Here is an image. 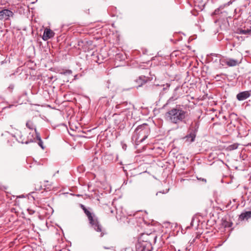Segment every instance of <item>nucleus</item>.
<instances>
[{"label":"nucleus","mask_w":251,"mask_h":251,"mask_svg":"<svg viewBox=\"0 0 251 251\" xmlns=\"http://www.w3.org/2000/svg\"><path fill=\"white\" fill-rule=\"evenodd\" d=\"M187 116V111L184 110L182 106L178 104L169 109L165 113L164 117L170 123L178 125L181 122L185 123V119Z\"/></svg>","instance_id":"obj_1"},{"label":"nucleus","mask_w":251,"mask_h":251,"mask_svg":"<svg viewBox=\"0 0 251 251\" xmlns=\"http://www.w3.org/2000/svg\"><path fill=\"white\" fill-rule=\"evenodd\" d=\"M150 133V128L147 124H144L138 126L135 129L132 140L135 141L136 145H139L143 142Z\"/></svg>","instance_id":"obj_2"},{"label":"nucleus","mask_w":251,"mask_h":251,"mask_svg":"<svg viewBox=\"0 0 251 251\" xmlns=\"http://www.w3.org/2000/svg\"><path fill=\"white\" fill-rule=\"evenodd\" d=\"M80 207L87 216L91 226L97 232H100V237H102L104 235H106L107 234L106 230L102 228L98 219L94 217V214L89 210L90 208H86L83 204H81Z\"/></svg>","instance_id":"obj_3"},{"label":"nucleus","mask_w":251,"mask_h":251,"mask_svg":"<svg viewBox=\"0 0 251 251\" xmlns=\"http://www.w3.org/2000/svg\"><path fill=\"white\" fill-rule=\"evenodd\" d=\"M199 123L198 122H196L194 123H192L191 125V130L192 132L191 133L186 136L185 138H186V140L188 141L190 139V142H192L194 141L196 136V132L198 131V128L199 127Z\"/></svg>","instance_id":"obj_4"},{"label":"nucleus","mask_w":251,"mask_h":251,"mask_svg":"<svg viewBox=\"0 0 251 251\" xmlns=\"http://www.w3.org/2000/svg\"><path fill=\"white\" fill-rule=\"evenodd\" d=\"M14 13L10 10L4 9L0 11V20H8L10 17H13Z\"/></svg>","instance_id":"obj_5"},{"label":"nucleus","mask_w":251,"mask_h":251,"mask_svg":"<svg viewBox=\"0 0 251 251\" xmlns=\"http://www.w3.org/2000/svg\"><path fill=\"white\" fill-rule=\"evenodd\" d=\"M251 96V90L240 92L236 95V99L242 101L246 100Z\"/></svg>","instance_id":"obj_6"},{"label":"nucleus","mask_w":251,"mask_h":251,"mask_svg":"<svg viewBox=\"0 0 251 251\" xmlns=\"http://www.w3.org/2000/svg\"><path fill=\"white\" fill-rule=\"evenodd\" d=\"M54 35V33L49 28H46L44 30L42 39L44 41H47L52 37Z\"/></svg>","instance_id":"obj_7"},{"label":"nucleus","mask_w":251,"mask_h":251,"mask_svg":"<svg viewBox=\"0 0 251 251\" xmlns=\"http://www.w3.org/2000/svg\"><path fill=\"white\" fill-rule=\"evenodd\" d=\"M150 80V79L149 77L145 75H141L136 80V82L138 84V86L137 87H141Z\"/></svg>","instance_id":"obj_8"},{"label":"nucleus","mask_w":251,"mask_h":251,"mask_svg":"<svg viewBox=\"0 0 251 251\" xmlns=\"http://www.w3.org/2000/svg\"><path fill=\"white\" fill-rule=\"evenodd\" d=\"M240 63L241 61L238 59L227 58V66L228 67H234L239 64Z\"/></svg>","instance_id":"obj_9"},{"label":"nucleus","mask_w":251,"mask_h":251,"mask_svg":"<svg viewBox=\"0 0 251 251\" xmlns=\"http://www.w3.org/2000/svg\"><path fill=\"white\" fill-rule=\"evenodd\" d=\"M251 218V211H246L242 212L240 215L239 219L241 221H244V220H248Z\"/></svg>","instance_id":"obj_10"},{"label":"nucleus","mask_w":251,"mask_h":251,"mask_svg":"<svg viewBox=\"0 0 251 251\" xmlns=\"http://www.w3.org/2000/svg\"><path fill=\"white\" fill-rule=\"evenodd\" d=\"M26 126L27 128H28L29 129H31V130L34 129V131H35V130H36V126L35 125V124H34L33 121H32L31 120H28L27 121V122L26 123Z\"/></svg>","instance_id":"obj_11"},{"label":"nucleus","mask_w":251,"mask_h":251,"mask_svg":"<svg viewBox=\"0 0 251 251\" xmlns=\"http://www.w3.org/2000/svg\"><path fill=\"white\" fill-rule=\"evenodd\" d=\"M177 89V88H176L175 89V92L173 94V95L171 98H170V99L168 100L167 103V104L178 99L179 96L176 94V91Z\"/></svg>","instance_id":"obj_12"},{"label":"nucleus","mask_w":251,"mask_h":251,"mask_svg":"<svg viewBox=\"0 0 251 251\" xmlns=\"http://www.w3.org/2000/svg\"><path fill=\"white\" fill-rule=\"evenodd\" d=\"M44 187V190L47 191L51 190L53 188L52 183L48 181H45Z\"/></svg>","instance_id":"obj_13"},{"label":"nucleus","mask_w":251,"mask_h":251,"mask_svg":"<svg viewBox=\"0 0 251 251\" xmlns=\"http://www.w3.org/2000/svg\"><path fill=\"white\" fill-rule=\"evenodd\" d=\"M239 33L241 34H251V27L250 29H239Z\"/></svg>","instance_id":"obj_14"},{"label":"nucleus","mask_w":251,"mask_h":251,"mask_svg":"<svg viewBox=\"0 0 251 251\" xmlns=\"http://www.w3.org/2000/svg\"><path fill=\"white\" fill-rule=\"evenodd\" d=\"M220 64L223 66H227V58L222 57L219 60Z\"/></svg>","instance_id":"obj_15"},{"label":"nucleus","mask_w":251,"mask_h":251,"mask_svg":"<svg viewBox=\"0 0 251 251\" xmlns=\"http://www.w3.org/2000/svg\"><path fill=\"white\" fill-rule=\"evenodd\" d=\"M34 189L36 191H40L42 189H44L40 182H37L35 184Z\"/></svg>","instance_id":"obj_16"},{"label":"nucleus","mask_w":251,"mask_h":251,"mask_svg":"<svg viewBox=\"0 0 251 251\" xmlns=\"http://www.w3.org/2000/svg\"><path fill=\"white\" fill-rule=\"evenodd\" d=\"M238 144H233V145H230L229 148L230 149V150H235L237 148H238Z\"/></svg>","instance_id":"obj_17"},{"label":"nucleus","mask_w":251,"mask_h":251,"mask_svg":"<svg viewBox=\"0 0 251 251\" xmlns=\"http://www.w3.org/2000/svg\"><path fill=\"white\" fill-rule=\"evenodd\" d=\"M35 132L36 134V137L37 138V140L38 141L41 140L40 134L37 131V130H35Z\"/></svg>","instance_id":"obj_18"},{"label":"nucleus","mask_w":251,"mask_h":251,"mask_svg":"<svg viewBox=\"0 0 251 251\" xmlns=\"http://www.w3.org/2000/svg\"><path fill=\"white\" fill-rule=\"evenodd\" d=\"M126 221L125 222H126L127 224H129L130 222L132 221H134V218H130L129 219L128 218H125Z\"/></svg>","instance_id":"obj_19"},{"label":"nucleus","mask_w":251,"mask_h":251,"mask_svg":"<svg viewBox=\"0 0 251 251\" xmlns=\"http://www.w3.org/2000/svg\"><path fill=\"white\" fill-rule=\"evenodd\" d=\"M38 144L42 149H44V147L43 146V143L42 140H39Z\"/></svg>","instance_id":"obj_20"},{"label":"nucleus","mask_w":251,"mask_h":251,"mask_svg":"<svg viewBox=\"0 0 251 251\" xmlns=\"http://www.w3.org/2000/svg\"><path fill=\"white\" fill-rule=\"evenodd\" d=\"M72 71H71V70H67L66 72H64L63 74H65L67 73V74H72Z\"/></svg>","instance_id":"obj_21"},{"label":"nucleus","mask_w":251,"mask_h":251,"mask_svg":"<svg viewBox=\"0 0 251 251\" xmlns=\"http://www.w3.org/2000/svg\"><path fill=\"white\" fill-rule=\"evenodd\" d=\"M219 9H216V10L214 11V12H213V14L214 15H216V14H217L219 12Z\"/></svg>","instance_id":"obj_22"},{"label":"nucleus","mask_w":251,"mask_h":251,"mask_svg":"<svg viewBox=\"0 0 251 251\" xmlns=\"http://www.w3.org/2000/svg\"><path fill=\"white\" fill-rule=\"evenodd\" d=\"M104 249H110L112 248V247H103Z\"/></svg>","instance_id":"obj_23"},{"label":"nucleus","mask_w":251,"mask_h":251,"mask_svg":"<svg viewBox=\"0 0 251 251\" xmlns=\"http://www.w3.org/2000/svg\"><path fill=\"white\" fill-rule=\"evenodd\" d=\"M120 107V104H117L116 106V108H119Z\"/></svg>","instance_id":"obj_24"},{"label":"nucleus","mask_w":251,"mask_h":251,"mask_svg":"<svg viewBox=\"0 0 251 251\" xmlns=\"http://www.w3.org/2000/svg\"><path fill=\"white\" fill-rule=\"evenodd\" d=\"M21 142L22 143H25V144H27L28 142L27 141H25V142H24L23 141H21Z\"/></svg>","instance_id":"obj_25"},{"label":"nucleus","mask_w":251,"mask_h":251,"mask_svg":"<svg viewBox=\"0 0 251 251\" xmlns=\"http://www.w3.org/2000/svg\"><path fill=\"white\" fill-rule=\"evenodd\" d=\"M231 201H230V202L228 203L227 206H229V205L231 204Z\"/></svg>","instance_id":"obj_26"},{"label":"nucleus","mask_w":251,"mask_h":251,"mask_svg":"<svg viewBox=\"0 0 251 251\" xmlns=\"http://www.w3.org/2000/svg\"><path fill=\"white\" fill-rule=\"evenodd\" d=\"M233 201L235 202L236 201V199H233Z\"/></svg>","instance_id":"obj_27"},{"label":"nucleus","mask_w":251,"mask_h":251,"mask_svg":"<svg viewBox=\"0 0 251 251\" xmlns=\"http://www.w3.org/2000/svg\"><path fill=\"white\" fill-rule=\"evenodd\" d=\"M167 86L168 87H170V85L169 84H167Z\"/></svg>","instance_id":"obj_28"},{"label":"nucleus","mask_w":251,"mask_h":251,"mask_svg":"<svg viewBox=\"0 0 251 251\" xmlns=\"http://www.w3.org/2000/svg\"><path fill=\"white\" fill-rule=\"evenodd\" d=\"M238 205H239V204L238 203L237 204V205L236 206V208H237L238 207Z\"/></svg>","instance_id":"obj_29"}]
</instances>
